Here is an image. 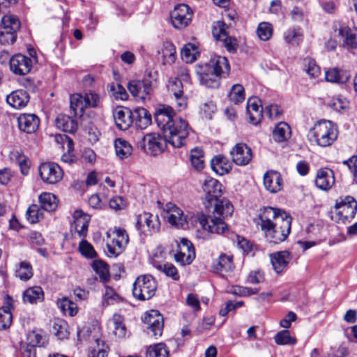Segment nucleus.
I'll return each instance as SVG.
<instances>
[{"label":"nucleus","instance_id":"obj_6","mask_svg":"<svg viewBox=\"0 0 357 357\" xmlns=\"http://www.w3.org/2000/svg\"><path fill=\"white\" fill-rule=\"evenodd\" d=\"M313 140L321 147L331 146L337 139V126L330 121L322 120L314 125L310 132Z\"/></svg>","mask_w":357,"mask_h":357},{"label":"nucleus","instance_id":"obj_49","mask_svg":"<svg viewBox=\"0 0 357 357\" xmlns=\"http://www.w3.org/2000/svg\"><path fill=\"white\" fill-rule=\"evenodd\" d=\"M68 328V326L66 321L58 319L54 322L52 332L59 339L63 340L67 338L69 335Z\"/></svg>","mask_w":357,"mask_h":357},{"label":"nucleus","instance_id":"obj_55","mask_svg":"<svg viewBox=\"0 0 357 357\" xmlns=\"http://www.w3.org/2000/svg\"><path fill=\"white\" fill-rule=\"evenodd\" d=\"M229 98L235 104L242 102L245 100V90L242 85L234 84L229 92Z\"/></svg>","mask_w":357,"mask_h":357},{"label":"nucleus","instance_id":"obj_29","mask_svg":"<svg viewBox=\"0 0 357 357\" xmlns=\"http://www.w3.org/2000/svg\"><path fill=\"white\" fill-rule=\"evenodd\" d=\"M202 188L210 201L218 198L222 194L221 183L218 180L211 177L205 178Z\"/></svg>","mask_w":357,"mask_h":357},{"label":"nucleus","instance_id":"obj_53","mask_svg":"<svg viewBox=\"0 0 357 357\" xmlns=\"http://www.w3.org/2000/svg\"><path fill=\"white\" fill-rule=\"evenodd\" d=\"M26 343L35 347H40L47 343V339L46 336L33 331L28 333Z\"/></svg>","mask_w":357,"mask_h":357},{"label":"nucleus","instance_id":"obj_63","mask_svg":"<svg viewBox=\"0 0 357 357\" xmlns=\"http://www.w3.org/2000/svg\"><path fill=\"white\" fill-rule=\"evenodd\" d=\"M111 91L116 98L126 100L128 98V94L126 89L119 84H114L111 86Z\"/></svg>","mask_w":357,"mask_h":357},{"label":"nucleus","instance_id":"obj_44","mask_svg":"<svg viewBox=\"0 0 357 357\" xmlns=\"http://www.w3.org/2000/svg\"><path fill=\"white\" fill-rule=\"evenodd\" d=\"M33 275V268L29 262L23 261L18 264L15 269V276L17 278L21 280L27 281L32 278Z\"/></svg>","mask_w":357,"mask_h":357},{"label":"nucleus","instance_id":"obj_56","mask_svg":"<svg viewBox=\"0 0 357 357\" xmlns=\"http://www.w3.org/2000/svg\"><path fill=\"white\" fill-rule=\"evenodd\" d=\"M274 340L275 343L279 345H294L296 343V338L290 335L288 330H283L276 333Z\"/></svg>","mask_w":357,"mask_h":357},{"label":"nucleus","instance_id":"obj_40","mask_svg":"<svg viewBox=\"0 0 357 357\" xmlns=\"http://www.w3.org/2000/svg\"><path fill=\"white\" fill-rule=\"evenodd\" d=\"M325 78L327 82L343 84L350 78V75L347 72L335 68L326 71Z\"/></svg>","mask_w":357,"mask_h":357},{"label":"nucleus","instance_id":"obj_47","mask_svg":"<svg viewBox=\"0 0 357 357\" xmlns=\"http://www.w3.org/2000/svg\"><path fill=\"white\" fill-rule=\"evenodd\" d=\"M199 54L197 47L192 43L186 44L181 52L182 59L186 63H192L197 59Z\"/></svg>","mask_w":357,"mask_h":357},{"label":"nucleus","instance_id":"obj_32","mask_svg":"<svg viewBox=\"0 0 357 357\" xmlns=\"http://www.w3.org/2000/svg\"><path fill=\"white\" fill-rule=\"evenodd\" d=\"M259 103L260 100L255 98H250L247 102V112L249 114L250 121L255 125L259 123L263 116L262 108Z\"/></svg>","mask_w":357,"mask_h":357},{"label":"nucleus","instance_id":"obj_16","mask_svg":"<svg viewBox=\"0 0 357 357\" xmlns=\"http://www.w3.org/2000/svg\"><path fill=\"white\" fill-rule=\"evenodd\" d=\"M38 171L43 181L47 184L58 183L63 176V171L61 167L53 162L42 163L39 166Z\"/></svg>","mask_w":357,"mask_h":357},{"label":"nucleus","instance_id":"obj_37","mask_svg":"<svg viewBox=\"0 0 357 357\" xmlns=\"http://www.w3.org/2000/svg\"><path fill=\"white\" fill-rule=\"evenodd\" d=\"M43 291L40 287L35 286L26 289L22 296L23 301L31 304L36 303L43 300Z\"/></svg>","mask_w":357,"mask_h":357},{"label":"nucleus","instance_id":"obj_43","mask_svg":"<svg viewBox=\"0 0 357 357\" xmlns=\"http://www.w3.org/2000/svg\"><path fill=\"white\" fill-rule=\"evenodd\" d=\"M190 160L195 169L202 171L205 167L203 150L200 148L192 149L190 153Z\"/></svg>","mask_w":357,"mask_h":357},{"label":"nucleus","instance_id":"obj_33","mask_svg":"<svg viewBox=\"0 0 357 357\" xmlns=\"http://www.w3.org/2000/svg\"><path fill=\"white\" fill-rule=\"evenodd\" d=\"M234 267L232 257L226 254H221L213 264V269L217 273H227Z\"/></svg>","mask_w":357,"mask_h":357},{"label":"nucleus","instance_id":"obj_19","mask_svg":"<svg viewBox=\"0 0 357 357\" xmlns=\"http://www.w3.org/2000/svg\"><path fill=\"white\" fill-rule=\"evenodd\" d=\"M33 66L32 60L22 54H17L10 59V69L17 75L28 74Z\"/></svg>","mask_w":357,"mask_h":357},{"label":"nucleus","instance_id":"obj_18","mask_svg":"<svg viewBox=\"0 0 357 357\" xmlns=\"http://www.w3.org/2000/svg\"><path fill=\"white\" fill-rule=\"evenodd\" d=\"M192 10L186 4H178L170 13L172 24L177 29L185 28L190 23Z\"/></svg>","mask_w":357,"mask_h":357},{"label":"nucleus","instance_id":"obj_59","mask_svg":"<svg viewBox=\"0 0 357 357\" xmlns=\"http://www.w3.org/2000/svg\"><path fill=\"white\" fill-rule=\"evenodd\" d=\"M167 88L169 93H172L173 97L183 93V84L178 78H170L168 82Z\"/></svg>","mask_w":357,"mask_h":357},{"label":"nucleus","instance_id":"obj_52","mask_svg":"<svg viewBox=\"0 0 357 357\" xmlns=\"http://www.w3.org/2000/svg\"><path fill=\"white\" fill-rule=\"evenodd\" d=\"M162 62L164 64H172L176 60V50L172 43H164L162 49Z\"/></svg>","mask_w":357,"mask_h":357},{"label":"nucleus","instance_id":"obj_26","mask_svg":"<svg viewBox=\"0 0 357 357\" xmlns=\"http://www.w3.org/2000/svg\"><path fill=\"white\" fill-rule=\"evenodd\" d=\"M6 101L12 107L20 109L28 104L29 95L24 90H15L7 96Z\"/></svg>","mask_w":357,"mask_h":357},{"label":"nucleus","instance_id":"obj_60","mask_svg":"<svg viewBox=\"0 0 357 357\" xmlns=\"http://www.w3.org/2000/svg\"><path fill=\"white\" fill-rule=\"evenodd\" d=\"M17 33L9 31L3 28L0 29V43L2 45H10L15 42Z\"/></svg>","mask_w":357,"mask_h":357},{"label":"nucleus","instance_id":"obj_46","mask_svg":"<svg viewBox=\"0 0 357 357\" xmlns=\"http://www.w3.org/2000/svg\"><path fill=\"white\" fill-rule=\"evenodd\" d=\"M1 28L17 33L20 28V22L15 15H6L1 19Z\"/></svg>","mask_w":357,"mask_h":357},{"label":"nucleus","instance_id":"obj_34","mask_svg":"<svg viewBox=\"0 0 357 357\" xmlns=\"http://www.w3.org/2000/svg\"><path fill=\"white\" fill-rule=\"evenodd\" d=\"M211 166L212 169L220 175L228 174L231 169V162L222 155L214 156L211 160Z\"/></svg>","mask_w":357,"mask_h":357},{"label":"nucleus","instance_id":"obj_35","mask_svg":"<svg viewBox=\"0 0 357 357\" xmlns=\"http://www.w3.org/2000/svg\"><path fill=\"white\" fill-rule=\"evenodd\" d=\"M153 266L159 271L163 273L166 276L171 278L173 280H179V274L177 268L169 262H160L155 259H152Z\"/></svg>","mask_w":357,"mask_h":357},{"label":"nucleus","instance_id":"obj_58","mask_svg":"<svg viewBox=\"0 0 357 357\" xmlns=\"http://www.w3.org/2000/svg\"><path fill=\"white\" fill-rule=\"evenodd\" d=\"M120 299V296L115 292L114 289L109 286L105 287V291L103 294V305H113L118 303Z\"/></svg>","mask_w":357,"mask_h":357},{"label":"nucleus","instance_id":"obj_27","mask_svg":"<svg viewBox=\"0 0 357 357\" xmlns=\"http://www.w3.org/2000/svg\"><path fill=\"white\" fill-rule=\"evenodd\" d=\"M264 185L271 193L279 192L282 188L281 175L276 171L267 172L264 176Z\"/></svg>","mask_w":357,"mask_h":357},{"label":"nucleus","instance_id":"obj_14","mask_svg":"<svg viewBox=\"0 0 357 357\" xmlns=\"http://www.w3.org/2000/svg\"><path fill=\"white\" fill-rule=\"evenodd\" d=\"M160 222L158 215L148 212H144L137 216L136 228L140 235L146 236L158 232Z\"/></svg>","mask_w":357,"mask_h":357},{"label":"nucleus","instance_id":"obj_50","mask_svg":"<svg viewBox=\"0 0 357 357\" xmlns=\"http://www.w3.org/2000/svg\"><path fill=\"white\" fill-rule=\"evenodd\" d=\"M147 357H169V351L163 343L150 346L146 351Z\"/></svg>","mask_w":357,"mask_h":357},{"label":"nucleus","instance_id":"obj_39","mask_svg":"<svg viewBox=\"0 0 357 357\" xmlns=\"http://www.w3.org/2000/svg\"><path fill=\"white\" fill-rule=\"evenodd\" d=\"M39 202L43 211H54L58 206V200L54 195L50 192H43L39 196Z\"/></svg>","mask_w":357,"mask_h":357},{"label":"nucleus","instance_id":"obj_51","mask_svg":"<svg viewBox=\"0 0 357 357\" xmlns=\"http://www.w3.org/2000/svg\"><path fill=\"white\" fill-rule=\"evenodd\" d=\"M123 317L118 314H114L112 323L114 327V333L119 338L125 337L126 335V328L123 324Z\"/></svg>","mask_w":357,"mask_h":357},{"label":"nucleus","instance_id":"obj_21","mask_svg":"<svg viewBox=\"0 0 357 357\" xmlns=\"http://www.w3.org/2000/svg\"><path fill=\"white\" fill-rule=\"evenodd\" d=\"M230 155L232 161L239 166L247 165L252 158L251 149L244 143L236 144L230 151Z\"/></svg>","mask_w":357,"mask_h":357},{"label":"nucleus","instance_id":"obj_24","mask_svg":"<svg viewBox=\"0 0 357 357\" xmlns=\"http://www.w3.org/2000/svg\"><path fill=\"white\" fill-rule=\"evenodd\" d=\"M335 183V177L333 170L328 168H322L317 171L315 179L316 186L322 190H328Z\"/></svg>","mask_w":357,"mask_h":357},{"label":"nucleus","instance_id":"obj_10","mask_svg":"<svg viewBox=\"0 0 357 357\" xmlns=\"http://www.w3.org/2000/svg\"><path fill=\"white\" fill-rule=\"evenodd\" d=\"M291 220L292 218L289 215L282 220L280 223L275 222V225L263 231L266 241L273 244L284 241L290 234Z\"/></svg>","mask_w":357,"mask_h":357},{"label":"nucleus","instance_id":"obj_64","mask_svg":"<svg viewBox=\"0 0 357 357\" xmlns=\"http://www.w3.org/2000/svg\"><path fill=\"white\" fill-rule=\"evenodd\" d=\"M343 164L348 166L354 175V181L357 183V155H353L347 160H344Z\"/></svg>","mask_w":357,"mask_h":357},{"label":"nucleus","instance_id":"obj_4","mask_svg":"<svg viewBox=\"0 0 357 357\" xmlns=\"http://www.w3.org/2000/svg\"><path fill=\"white\" fill-rule=\"evenodd\" d=\"M74 222L72 228L75 229L78 236L82 238L79 243V251L86 258L93 259L97 255L93 246L84 238L88 234L90 216L82 210H76L73 213Z\"/></svg>","mask_w":357,"mask_h":357},{"label":"nucleus","instance_id":"obj_2","mask_svg":"<svg viewBox=\"0 0 357 357\" xmlns=\"http://www.w3.org/2000/svg\"><path fill=\"white\" fill-rule=\"evenodd\" d=\"M213 215L206 217L204 213H197L192 220L197 222L200 227L211 234H224L228 227L225 220L230 217L234 212V207L231 202L225 199H214Z\"/></svg>","mask_w":357,"mask_h":357},{"label":"nucleus","instance_id":"obj_12","mask_svg":"<svg viewBox=\"0 0 357 357\" xmlns=\"http://www.w3.org/2000/svg\"><path fill=\"white\" fill-rule=\"evenodd\" d=\"M99 96L96 93L89 92L84 95L75 93L70 96V109L75 116H82L87 107H96Z\"/></svg>","mask_w":357,"mask_h":357},{"label":"nucleus","instance_id":"obj_1","mask_svg":"<svg viewBox=\"0 0 357 357\" xmlns=\"http://www.w3.org/2000/svg\"><path fill=\"white\" fill-rule=\"evenodd\" d=\"M155 121L163 133L145 135L140 142L141 148L148 154L157 155L166 148L167 144L174 148L184 146L189 135L188 123L175 116L173 109L169 106H162L155 113Z\"/></svg>","mask_w":357,"mask_h":357},{"label":"nucleus","instance_id":"obj_38","mask_svg":"<svg viewBox=\"0 0 357 357\" xmlns=\"http://www.w3.org/2000/svg\"><path fill=\"white\" fill-rule=\"evenodd\" d=\"M291 137V128L284 122H280L275 127L273 132V137L278 142H285Z\"/></svg>","mask_w":357,"mask_h":357},{"label":"nucleus","instance_id":"obj_61","mask_svg":"<svg viewBox=\"0 0 357 357\" xmlns=\"http://www.w3.org/2000/svg\"><path fill=\"white\" fill-rule=\"evenodd\" d=\"M213 36L217 40L221 41L223 38H226L227 35L225 24L221 22H218L213 27Z\"/></svg>","mask_w":357,"mask_h":357},{"label":"nucleus","instance_id":"obj_30","mask_svg":"<svg viewBox=\"0 0 357 357\" xmlns=\"http://www.w3.org/2000/svg\"><path fill=\"white\" fill-rule=\"evenodd\" d=\"M132 123L139 129L146 128L151 123V115L143 107H138L132 112Z\"/></svg>","mask_w":357,"mask_h":357},{"label":"nucleus","instance_id":"obj_11","mask_svg":"<svg viewBox=\"0 0 357 357\" xmlns=\"http://www.w3.org/2000/svg\"><path fill=\"white\" fill-rule=\"evenodd\" d=\"M158 74L151 72L143 80H131L128 83V89L136 98L144 100L151 92L156 83Z\"/></svg>","mask_w":357,"mask_h":357},{"label":"nucleus","instance_id":"obj_3","mask_svg":"<svg viewBox=\"0 0 357 357\" xmlns=\"http://www.w3.org/2000/svg\"><path fill=\"white\" fill-rule=\"evenodd\" d=\"M230 66L225 56H215L207 63L199 65L197 73L199 82L207 88L216 89L220 85L221 77L229 75Z\"/></svg>","mask_w":357,"mask_h":357},{"label":"nucleus","instance_id":"obj_48","mask_svg":"<svg viewBox=\"0 0 357 357\" xmlns=\"http://www.w3.org/2000/svg\"><path fill=\"white\" fill-rule=\"evenodd\" d=\"M92 268L99 276L102 282L107 281L109 278L108 265L101 260H95L92 263Z\"/></svg>","mask_w":357,"mask_h":357},{"label":"nucleus","instance_id":"obj_9","mask_svg":"<svg viewBox=\"0 0 357 357\" xmlns=\"http://www.w3.org/2000/svg\"><path fill=\"white\" fill-rule=\"evenodd\" d=\"M157 289V282L151 275H142L133 283L132 294L139 301L151 298Z\"/></svg>","mask_w":357,"mask_h":357},{"label":"nucleus","instance_id":"obj_31","mask_svg":"<svg viewBox=\"0 0 357 357\" xmlns=\"http://www.w3.org/2000/svg\"><path fill=\"white\" fill-rule=\"evenodd\" d=\"M55 125L57 128L69 133H74L78 128L77 122L74 118L62 114L56 116Z\"/></svg>","mask_w":357,"mask_h":357},{"label":"nucleus","instance_id":"obj_23","mask_svg":"<svg viewBox=\"0 0 357 357\" xmlns=\"http://www.w3.org/2000/svg\"><path fill=\"white\" fill-rule=\"evenodd\" d=\"M113 117L119 130H126L132 124V112L128 108L117 107L114 111Z\"/></svg>","mask_w":357,"mask_h":357},{"label":"nucleus","instance_id":"obj_45","mask_svg":"<svg viewBox=\"0 0 357 357\" xmlns=\"http://www.w3.org/2000/svg\"><path fill=\"white\" fill-rule=\"evenodd\" d=\"M303 70L311 78H317L321 75L320 67L317 64L314 59L306 57L303 60Z\"/></svg>","mask_w":357,"mask_h":357},{"label":"nucleus","instance_id":"obj_5","mask_svg":"<svg viewBox=\"0 0 357 357\" xmlns=\"http://www.w3.org/2000/svg\"><path fill=\"white\" fill-rule=\"evenodd\" d=\"M107 241L105 252L109 257H116L121 254L129 243L127 231L119 227H114L106 232Z\"/></svg>","mask_w":357,"mask_h":357},{"label":"nucleus","instance_id":"obj_22","mask_svg":"<svg viewBox=\"0 0 357 357\" xmlns=\"http://www.w3.org/2000/svg\"><path fill=\"white\" fill-rule=\"evenodd\" d=\"M18 128L24 132H35L40 124L39 118L34 114H21L17 118Z\"/></svg>","mask_w":357,"mask_h":357},{"label":"nucleus","instance_id":"obj_41","mask_svg":"<svg viewBox=\"0 0 357 357\" xmlns=\"http://www.w3.org/2000/svg\"><path fill=\"white\" fill-rule=\"evenodd\" d=\"M114 148L116 155L121 160L128 158L132 152L131 144L121 138L114 141Z\"/></svg>","mask_w":357,"mask_h":357},{"label":"nucleus","instance_id":"obj_25","mask_svg":"<svg viewBox=\"0 0 357 357\" xmlns=\"http://www.w3.org/2000/svg\"><path fill=\"white\" fill-rule=\"evenodd\" d=\"M338 35L343 38V44L348 49L357 48V29H351L344 24H340Z\"/></svg>","mask_w":357,"mask_h":357},{"label":"nucleus","instance_id":"obj_13","mask_svg":"<svg viewBox=\"0 0 357 357\" xmlns=\"http://www.w3.org/2000/svg\"><path fill=\"white\" fill-rule=\"evenodd\" d=\"M335 211L339 217V220L345 223L351 220L357 211V202L353 197L346 196L337 199Z\"/></svg>","mask_w":357,"mask_h":357},{"label":"nucleus","instance_id":"obj_8","mask_svg":"<svg viewBox=\"0 0 357 357\" xmlns=\"http://www.w3.org/2000/svg\"><path fill=\"white\" fill-rule=\"evenodd\" d=\"M289 215L285 211L278 208L271 206L264 207L259 212L257 217L254 220L257 228L263 232L268 228L275 225V222H280L289 217Z\"/></svg>","mask_w":357,"mask_h":357},{"label":"nucleus","instance_id":"obj_17","mask_svg":"<svg viewBox=\"0 0 357 357\" xmlns=\"http://www.w3.org/2000/svg\"><path fill=\"white\" fill-rule=\"evenodd\" d=\"M177 249L174 254L175 261L182 266L190 264L195 257L192 243L187 238H182L176 241Z\"/></svg>","mask_w":357,"mask_h":357},{"label":"nucleus","instance_id":"obj_57","mask_svg":"<svg viewBox=\"0 0 357 357\" xmlns=\"http://www.w3.org/2000/svg\"><path fill=\"white\" fill-rule=\"evenodd\" d=\"M257 33L258 37L264 41L269 40L273 34V28L268 22H261L259 24Z\"/></svg>","mask_w":357,"mask_h":357},{"label":"nucleus","instance_id":"obj_20","mask_svg":"<svg viewBox=\"0 0 357 357\" xmlns=\"http://www.w3.org/2000/svg\"><path fill=\"white\" fill-rule=\"evenodd\" d=\"M167 218L172 226L177 228L185 229L189 226V220L187 216L183 215L181 208L173 204L166 205Z\"/></svg>","mask_w":357,"mask_h":357},{"label":"nucleus","instance_id":"obj_54","mask_svg":"<svg viewBox=\"0 0 357 357\" xmlns=\"http://www.w3.org/2000/svg\"><path fill=\"white\" fill-rule=\"evenodd\" d=\"M26 218L32 224L43 218V210L37 204L31 205L26 211Z\"/></svg>","mask_w":357,"mask_h":357},{"label":"nucleus","instance_id":"obj_42","mask_svg":"<svg viewBox=\"0 0 357 357\" xmlns=\"http://www.w3.org/2000/svg\"><path fill=\"white\" fill-rule=\"evenodd\" d=\"M56 304L64 315L73 317L77 313L78 308L77 304L66 297L58 299Z\"/></svg>","mask_w":357,"mask_h":357},{"label":"nucleus","instance_id":"obj_28","mask_svg":"<svg viewBox=\"0 0 357 357\" xmlns=\"http://www.w3.org/2000/svg\"><path fill=\"white\" fill-rule=\"evenodd\" d=\"M270 257L273 268L277 273L283 272L291 260L290 253L287 251L272 253Z\"/></svg>","mask_w":357,"mask_h":357},{"label":"nucleus","instance_id":"obj_7","mask_svg":"<svg viewBox=\"0 0 357 357\" xmlns=\"http://www.w3.org/2000/svg\"><path fill=\"white\" fill-rule=\"evenodd\" d=\"M78 340L86 341L91 344L88 357H107L109 347L99 337L98 332L90 328H83L77 331Z\"/></svg>","mask_w":357,"mask_h":357},{"label":"nucleus","instance_id":"obj_36","mask_svg":"<svg viewBox=\"0 0 357 357\" xmlns=\"http://www.w3.org/2000/svg\"><path fill=\"white\" fill-rule=\"evenodd\" d=\"M283 38L289 45H298L303 40L302 30L298 26L291 27L284 32Z\"/></svg>","mask_w":357,"mask_h":357},{"label":"nucleus","instance_id":"obj_62","mask_svg":"<svg viewBox=\"0 0 357 357\" xmlns=\"http://www.w3.org/2000/svg\"><path fill=\"white\" fill-rule=\"evenodd\" d=\"M13 316L11 312L0 310V329L8 328L12 323Z\"/></svg>","mask_w":357,"mask_h":357},{"label":"nucleus","instance_id":"obj_15","mask_svg":"<svg viewBox=\"0 0 357 357\" xmlns=\"http://www.w3.org/2000/svg\"><path fill=\"white\" fill-rule=\"evenodd\" d=\"M143 321L146 326V332L149 335L155 339L161 337L164 328V319L159 311L151 310L146 312Z\"/></svg>","mask_w":357,"mask_h":357}]
</instances>
